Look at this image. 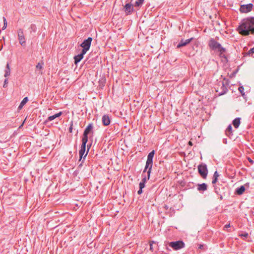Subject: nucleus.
I'll use <instances>...</instances> for the list:
<instances>
[{
  "label": "nucleus",
  "instance_id": "nucleus-36",
  "mask_svg": "<svg viewBox=\"0 0 254 254\" xmlns=\"http://www.w3.org/2000/svg\"><path fill=\"white\" fill-rule=\"evenodd\" d=\"M254 53V47L253 48H251L248 52V54H252Z\"/></svg>",
  "mask_w": 254,
  "mask_h": 254
},
{
  "label": "nucleus",
  "instance_id": "nucleus-27",
  "mask_svg": "<svg viewBox=\"0 0 254 254\" xmlns=\"http://www.w3.org/2000/svg\"><path fill=\"white\" fill-rule=\"evenodd\" d=\"M31 32L32 31L34 32H36L37 30L36 26L35 24H32L30 26Z\"/></svg>",
  "mask_w": 254,
  "mask_h": 254
},
{
  "label": "nucleus",
  "instance_id": "nucleus-12",
  "mask_svg": "<svg viewBox=\"0 0 254 254\" xmlns=\"http://www.w3.org/2000/svg\"><path fill=\"white\" fill-rule=\"evenodd\" d=\"M124 10L126 12L127 14H130L133 11V5L130 3H127L124 6Z\"/></svg>",
  "mask_w": 254,
  "mask_h": 254
},
{
  "label": "nucleus",
  "instance_id": "nucleus-29",
  "mask_svg": "<svg viewBox=\"0 0 254 254\" xmlns=\"http://www.w3.org/2000/svg\"><path fill=\"white\" fill-rule=\"evenodd\" d=\"M55 119H56L55 115L51 116L48 118L47 120L45 121V123L49 121H51L54 120Z\"/></svg>",
  "mask_w": 254,
  "mask_h": 254
},
{
  "label": "nucleus",
  "instance_id": "nucleus-9",
  "mask_svg": "<svg viewBox=\"0 0 254 254\" xmlns=\"http://www.w3.org/2000/svg\"><path fill=\"white\" fill-rule=\"evenodd\" d=\"M253 6L252 3L243 4L240 6L239 10L241 13H248L252 10Z\"/></svg>",
  "mask_w": 254,
  "mask_h": 254
},
{
  "label": "nucleus",
  "instance_id": "nucleus-23",
  "mask_svg": "<svg viewBox=\"0 0 254 254\" xmlns=\"http://www.w3.org/2000/svg\"><path fill=\"white\" fill-rule=\"evenodd\" d=\"M239 92L241 93L242 96L244 97L246 96L245 93L244 92V88L243 86H240L238 88Z\"/></svg>",
  "mask_w": 254,
  "mask_h": 254
},
{
  "label": "nucleus",
  "instance_id": "nucleus-33",
  "mask_svg": "<svg viewBox=\"0 0 254 254\" xmlns=\"http://www.w3.org/2000/svg\"><path fill=\"white\" fill-rule=\"evenodd\" d=\"M217 181H218V178H216V179L215 178L213 177L212 183L213 184V185H216L215 184L217 183Z\"/></svg>",
  "mask_w": 254,
  "mask_h": 254
},
{
  "label": "nucleus",
  "instance_id": "nucleus-8",
  "mask_svg": "<svg viewBox=\"0 0 254 254\" xmlns=\"http://www.w3.org/2000/svg\"><path fill=\"white\" fill-rule=\"evenodd\" d=\"M17 36L19 44L22 46H25V38L24 35L23 31L22 29H19L17 30Z\"/></svg>",
  "mask_w": 254,
  "mask_h": 254
},
{
  "label": "nucleus",
  "instance_id": "nucleus-38",
  "mask_svg": "<svg viewBox=\"0 0 254 254\" xmlns=\"http://www.w3.org/2000/svg\"><path fill=\"white\" fill-rule=\"evenodd\" d=\"M62 112H60L59 113L56 114L54 115H55V118H57L60 117L62 115Z\"/></svg>",
  "mask_w": 254,
  "mask_h": 254
},
{
  "label": "nucleus",
  "instance_id": "nucleus-47",
  "mask_svg": "<svg viewBox=\"0 0 254 254\" xmlns=\"http://www.w3.org/2000/svg\"><path fill=\"white\" fill-rule=\"evenodd\" d=\"M189 144H190V145H191V144H192V143H191L190 141V142H189Z\"/></svg>",
  "mask_w": 254,
  "mask_h": 254
},
{
  "label": "nucleus",
  "instance_id": "nucleus-25",
  "mask_svg": "<svg viewBox=\"0 0 254 254\" xmlns=\"http://www.w3.org/2000/svg\"><path fill=\"white\" fill-rule=\"evenodd\" d=\"M150 174L148 175V174H147V176H144V177H143L142 179V180H141V182H143L144 183H146V181L148 180H149L150 179Z\"/></svg>",
  "mask_w": 254,
  "mask_h": 254
},
{
  "label": "nucleus",
  "instance_id": "nucleus-20",
  "mask_svg": "<svg viewBox=\"0 0 254 254\" xmlns=\"http://www.w3.org/2000/svg\"><path fill=\"white\" fill-rule=\"evenodd\" d=\"M213 187L214 189L215 192L218 194L220 195V199H222L223 197L222 195L220 194V189L218 187L217 185H213Z\"/></svg>",
  "mask_w": 254,
  "mask_h": 254
},
{
  "label": "nucleus",
  "instance_id": "nucleus-16",
  "mask_svg": "<svg viewBox=\"0 0 254 254\" xmlns=\"http://www.w3.org/2000/svg\"><path fill=\"white\" fill-rule=\"evenodd\" d=\"M240 120V118H237L233 120V125L236 128H237L239 127L241 123Z\"/></svg>",
  "mask_w": 254,
  "mask_h": 254
},
{
  "label": "nucleus",
  "instance_id": "nucleus-22",
  "mask_svg": "<svg viewBox=\"0 0 254 254\" xmlns=\"http://www.w3.org/2000/svg\"><path fill=\"white\" fill-rule=\"evenodd\" d=\"M184 41H185V40H184L183 39L181 40V41L179 42V43L177 46V48H180L182 47L185 46L186 44H185V43Z\"/></svg>",
  "mask_w": 254,
  "mask_h": 254
},
{
  "label": "nucleus",
  "instance_id": "nucleus-4",
  "mask_svg": "<svg viewBox=\"0 0 254 254\" xmlns=\"http://www.w3.org/2000/svg\"><path fill=\"white\" fill-rule=\"evenodd\" d=\"M198 171L201 177L205 179L207 176L208 170L205 164H201L198 166Z\"/></svg>",
  "mask_w": 254,
  "mask_h": 254
},
{
  "label": "nucleus",
  "instance_id": "nucleus-24",
  "mask_svg": "<svg viewBox=\"0 0 254 254\" xmlns=\"http://www.w3.org/2000/svg\"><path fill=\"white\" fill-rule=\"evenodd\" d=\"M155 151L153 150L151 151L147 155V158L150 159H153L154 156Z\"/></svg>",
  "mask_w": 254,
  "mask_h": 254
},
{
  "label": "nucleus",
  "instance_id": "nucleus-31",
  "mask_svg": "<svg viewBox=\"0 0 254 254\" xmlns=\"http://www.w3.org/2000/svg\"><path fill=\"white\" fill-rule=\"evenodd\" d=\"M72 127H73V122L71 121L70 122V127H69V132L70 133H71L72 131V128H73Z\"/></svg>",
  "mask_w": 254,
  "mask_h": 254
},
{
  "label": "nucleus",
  "instance_id": "nucleus-10",
  "mask_svg": "<svg viewBox=\"0 0 254 254\" xmlns=\"http://www.w3.org/2000/svg\"><path fill=\"white\" fill-rule=\"evenodd\" d=\"M87 141L82 140V144L80 147V149L79 152V156H80V160L82 159L83 155L85 153V149H86V144L87 143Z\"/></svg>",
  "mask_w": 254,
  "mask_h": 254
},
{
  "label": "nucleus",
  "instance_id": "nucleus-30",
  "mask_svg": "<svg viewBox=\"0 0 254 254\" xmlns=\"http://www.w3.org/2000/svg\"><path fill=\"white\" fill-rule=\"evenodd\" d=\"M193 38H191L190 39H187L186 40H185V44H186V46L187 45H188V44H189L191 41V40H192Z\"/></svg>",
  "mask_w": 254,
  "mask_h": 254
},
{
  "label": "nucleus",
  "instance_id": "nucleus-3",
  "mask_svg": "<svg viewBox=\"0 0 254 254\" xmlns=\"http://www.w3.org/2000/svg\"><path fill=\"white\" fill-rule=\"evenodd\" d=\"M216 92L218 95H223L227 93L228 89L224 81H219L215 88Z\"/></svg>",
  "mask_w": 254,
  "mask_h": 254
},
{
  "label": "nucleus",
  "instance_id": "nucleus-7",
  "mask_svg": "<svg viewBox=\"0 0 254 254\" xmlns=\"http://www.w3.org/2000/svg\"><path fill=\"white\" fill-rule=\"evenodd\" d=\"M169 246L174 250H178L184 248L185 244L182 241H178L169 243Z\"/></svg>",
  "mask_w": 254,
  "mask_h": 254
},
{
  "label": "nucleus",
  "instance_id": "nucleus-15",
  "mask_svg": "<svg viewBox=\"0 0 254 254\" xmlns=\"http://www.w3.org/2000/svg\"><path fill=\"white\" fill-rule=\"evenodd\" d=\"M207 189V185L205 183L198 184L197 190L199 191H205Z\"/></svg>",
  "mask_w": 254,
  "mask_h": 254
},
{
  "label": "nucleus",
  "instance_id": "nucleus-21",
  "mask_svg": "<svg viewBox=\"0 0 254 254\" xmlns=\"http://www.w3.org/2000/svg\"><path fill=\"white\" fill-rule=\"evenodd\" d=\"M143 1H144V0H136V1L135 2V4H134V6L135 7H140L142 5Z\"/></svg>",
  "mask_w": 254,
  "mask_h": 254
},
{
  "label": "nucleus",
  "instance_id": "nucleus-28",
  "mask_svg": "<svg viewBox=\"0 0 254 254\" xmlns=\"http://www.w3.org/2000/svg\"><path fill=\"white\" fill-rule=\"evenodd\" d=\"M232 129V127L231 125H229V126L227 128L226 130V134H228V132L230 133H231Z\"/></svg>",
  "mask_w": 254,
  "mask_h": 254
},
{
  "label": "nucleus",
  "instance_id": "nucleus-44",
  "mask_svg": "<svg viewBox=\"0 0 254 254\" xmlns=\"http://www.w3.org/2000/svg\"><path fill=\"white\" fill-rule=\"evenodd\" d=\"M154 242H152V243H150V250L152 251H153V247H152V243H153Z\"/></svg>",
  "mask_w": 254,
  "mask_h": 254
},
{
  "label": "nucleus",
  "instance_id": "nucleus-46",
  "mask_svg": "<svg viewBox=\"0 0 254 254\" xmlns=\"http://www.w3.org/2000/svg\"><path fill=\"white\" fill-rule=\"evenodd\" d=\"M88 151H87V152H86V154L85 155V156H84L83 158L85 159V157L86 156V155H87V153H88Z\"/></svg>",
  "mask_w": 254,
  "mask_h": 254
},
{
  "label": "nucleus",
  "instance_id": "nucleus-17",
  "mask_svg": "<svg viewBox=\"0 0 254 254\" xmlns=\"http://www.w3.org/2000/svg\"><path fill=\"white\" fill-rule=\"evenodd\" d=\"M245 190V188L244 186H241L236 189V192L239 195L242 194Z\"/></svg>",
  "mask_w": 254,
  "mask_h": 254
},
{
  "label": "nucleus",
  "instance_id": "nucleus-45",
  "mask_svg": "<svg viewBox=\"0 0 254 254\" xmlns=\"http://www.w3.org/2000/svg\"><path fill=\"white\" fill-rule=\"evenodd\" d=\"M230 227V224H226L225 226V228H229Z\"/></svg>",
  "mask_w": 254,
  "mask_h": 254
},
{
  "label": "nucleus",
  "instance_id": "nucleus-40",
  "mask_svg": "<svg viewBox=\"0 0 254 254\" xmlns=\"http://www.w3.org/2000/svg\"><path fill=\"white\" fill-rule=\"evenodd\" d=\"M148 170V168H146V166H145V168H144V170L143 171V173L142 174V176L143 177V174L146 172V171L147 172V171Z\"/></svg>",
  "mask_w": 254,
  "mask_h": 254
},
{
  "label": "nucleus",
  "instance_id": "nucleus-42",
  "mask_svg": "<svg viewBox=\"0 0 254 254\" xmlns=\"http://www.w3.org/2000/svg\"><path fill=\"white\" fill-rule=\"evenodd\" d=\"M142 193V189H141L140 188H139V190H138L137 191V193L138 194H140Z\"/></svg>",
  "mask_w": 254,
  "mask_h": 254
},
{
  "label": "nucleus",
  "instance_id": "nucleus-1",
  "mask_svg": "<svg viewBox=\"0 0 254 254\" xmlns=\"http://www.w3.org/2000/svg\"><path fill=\"white\" fill-rule=\"evenodd\" d=\"M239 33L244 36L254 34V17L244 19L238 27Z\"/></svg>",
  "mask_w": 254,
  "mask_h": 254
},
{
  "label": "nucleus",
  "instance_id": "nucleus-32",
  "mask_svg": "<svg viewBox=\"0 0 254 254\" xmlns=\"http://www.w3.org/2000/svg\"><path fill=\"white\" fill-rule=\"evenodd\" d=\"M145 183L141 182L139 184V188H140L141 189H143L145 187Z\"/></svg>",
  "mask_w": 254,
  "mask_h": 254
},
{
  "label": "nucleus",
  "instance_id": "nucleus-18",
  "mask_svg": "<svg viewBox=\"0 0 254 254\" xmlns=\"http://www.w3.org/2000/svg\"><path fill=\"white\" fill-rule=\"evenodd\" d=\"M28 97H25L22 100V101L21 102L18 109L19 110L23 108V106L28 102Z\"/></svg>",
  "mask_w": 254,
  "mask_h": 254
},
{
  "label": "nucleus",
  "instance_id": "nucleus-37",
  "mask_svg": "<svg viewBox=\"0 0 254 254\" xmlns=\"http://www.w3.org/2000/svg\"><path fill=\"white\" fill-rule=\"evenodd\" d=\"M36 68L39 69H42L43 68L42 64H41L40 63H38L36 65Z\"/></svg>",
  "mask_w": 254,
  "mask_h": 254
},
{
  "label": "nucleus",
  "instance_id": "nucleus-14",
  "mask_svg": "<svg viewBox=\"0 0 254 254\" xmlns=\"http://www.w3.org/2000/svg\"><path fill=\"white\" fill-rule=\"evenodd\" d=\"M86 53H83V51H82L80 54L75 56L74 57L75 64H77L79 63L83 59V56Z\"/></svg>",
  "mask_w": 254,
  "mask_h": 254
},
{
  "label": "nucleus",
  "instance_id": "nucleus-34",
  "mask_svg": "<svg viewBox=\"0 0 254 254\" xmlns=\"http://www.w3.org/2000/svg\"><path fill=\"white\" fill-rule=\"evenodd\" d=\"M219 175L218 173L217 172V171H215L214 173L213 177L215 178L216 179V178H218L219 177Z\"/></svg>",
  "mask_w": 254,
  "mask_h": 254
},
{
  "label": "nucleus",
  "instance_id": "nucleus-26",
  "mask_svg": "<svg viewBox=\"0 0 254 254\" xmlns=\"http://www.w3.org/2000/svg\"><path fill=\"white\" fill-rule=\"evenodd\" d=\"M3 26L2 28V30H4L7 27V21L6 18L4 17H3Z\"/></svg>",
  "mask_w": 254,
  "mask_h": 254
},
{
  "label": "nucleus",
  "instance_id": "nucleus-13",
  "mask_svg": "<svg viewBox=\"0 0 254 254\" xmlns=\"http://www.w3.org/2000/svg\"><path fill=\"white\" fill-rule=\"evenodd\" d=\"M145 165L146 168H148V170L147 171V174H148V175H149L151 174L153 166V159H150L147 158Z\"/></svg>",
  "mask_w": 254,
  "mask_h": 254
},
{
  "label": "nucleus",
  "instance_id": "nucleus-19",
  "mask_svg": "<svg viewBox=\"0 0 254 254\" xmlns=\"http://www.w3.org/2000/svg\"><path fill=\"white\" fill-rule=\"evenodd\" d=\"M10 68L9 65V64L7 63L6 66V69L5 70V74L4 76L6 77L10 75Z\"/></svg>",
  "mask_w": 254,
  "mask_h": 254
},
{
  "label": "nucleus",
  "instance_id": "nucleus-11",
  "mask_svg": "<svg viewBox=\"0 0 254 254\" xmlns=\"http://www.w3.org/2000/svg\"><path fill=\"white\" fill-rule=\"evenodd\" d=\"M102 123L104 126H107L111 123V119L108 115H104L102 118Z\"/></svg>",
  "mask_w": 254,
  "mask_h": 254
},
{
  "label": "nucleus",
  "instance_id": "nucleus-5",
  "mask_svg": "<svg viewBox=\"0 0 254 254\" xmlns=\"http://www.w3.org/2000/svg\"><path fill=\"white\" fill-rule=\"evenodd\" d=\"M92 38L91 37H88L87 39L84 40V41L80 44V46L83 48L82 51L83 53H86L89 50L91 46V42Z\"/></svg>",
  "mask_w": 254,
  "mask_h": 254
},
{
  "label": "nucleus",
  "instance_id": "nucleus-35",
  "mask_svg": "<svg viewBox=\"0 0 254 254\" xmlns=\"http://www.w3.org/2000/svg\"><path fill=\"white\" fill-rule=\"evenodd\" d=\"M7 83H8V80L7 79H5L4 81V84H3V87L4 88H6L7 86Z\"/></svg>",
  "mask_w": 254,
  "mask_h": 254
},
{
  "label": "nucleus",
  "instance_id": "nucleus-2",
  "mask_svg": "<svg viewBox=\"0 0 254 254\" xmlns=\"http://www.w3.org/2000/svg\"><path fill=\"white\" fill-rule=\"evenodd\" d=\"M208 46L212 50L217 51L219 52V56L221 58L226 59L224 53L226 52L225 48L222 47L221 45L214 39H211L209 41Z\"/></svg>",
  "mask_w": 254,
  "mask_h": 254
},
{
  "label": "nucleus",
  "instance_id": "nucleus-6",
  "mask_svg": "<svg viewBox=\"0 0 254 254\" xmlns=\"http://www.w3.org/2000/svg\"><path fill=\"white\" fill-rule=\"evenodd\" d=\"M93 126L92 124H89L86 128L85 129L83 134V137L82 139V140H84L85 141H88V134L92 133H93Z\"/></svg>",
  "mask_w": 254,
  "mask_h": 254
},
{
  "label": "nucleus",
  "instance_id": "nucleus-41",
  "mask_svg": "<svg viewBox=\"0 0 254 254\" xmlns=\"http://www.w3.org/2000/svg\"><path fill=\"white\" fill-rule=\"evenodd\" d=\"M248 234L247 233H244V234H242V236H243L245 238H247L248 237Z\"/></svg>",
  "mask_w": 254,
  "mask_h": 254
},
{
  "label": "nucleus",
  "instance_id": "nucleus-43",
  "mask_svg": "<svg viewBox=\"0 0 254 254\" xmlns=\"http://www.w3.org/2000/svg\"><path fill=\"white\" fill-rule=\"evenodd\" d=\"M248 160L252 164H254V161L252 160L250 158H248Z\"/></svg>",
  "mask_w": 254,
  "mask_h": 254
},
{
  "label": "nucleus",
  "instance_id": "nucleus-39",
  "mask_svg": "<svg viewBox=\"0 0 254 254\" xmlns=\"http://www.w3.org/2000/svg\"><path fill=\"white\" fill-rule=\"evenodd\" d=\"M204 248V245L202 244L198 245V249H203Z\"/></svg>",
  "mask_w": 254,
  "mask_h": 254
}]
</instances>
